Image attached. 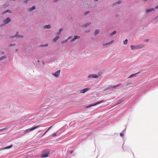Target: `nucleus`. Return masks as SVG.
I'll return each mask as SVG.
<instances>
[{
	"label": "nucleus",
	"mask_w": 158,
	"mask_h": 158,
	"mask_svg": "<svg viewBox=\"0 0 158 158\" xmlns=\"http://www.w3.org/2000/svg\"><path fill=\"white\" fill-rule=\"evenodd\" d=\"M71 38H72V37H71V36H69V37L68 38V39H67L69 40V39H71Z\"/></svg>",
	"instance_id": "nucleus-31"
},
{
	"label": "nucleus",
	"mask_w": 158,
	"mask_h": 158,
	"mask_svg": "<svg viewBox=\"0 0 158 158\" xmlns=\"http://www.w3.org/2000/svg\"><path fill=\"white\" fill-rule=\"evenodd\" d=\"M89 13V11H87V12H86L85 13V14L86 15H87L88 13Z\"/></svg>",
	"instance_id": "nucleus-36"
},
{
	"label": "nucleus",
	"mask_w": 158,
	"mask_h": 158,
	"mask_svg": "<svg viewBox=\"0 0 158 158\" xmlns=\"http://www.w3.org/2000/svg\"><path fill=\"white\" fill-rule=\"evenodd\" d=\"M131 83H128L127 84V85L131 84Z\"/></svg>",
	"instance_id": "nucleus-42"
},
{
	"label": "nucleus",
	"mask_w": 158,
	"mask_h": 158,
	"mask_svg": "<svg viewBox=\"0 0 158 158\" xmlns=\"http://www.w3.org/2000/svg\"><path fill=\"white\" fill-rule=\"evenodd\" d=\"M89 90L88 88H85L81 90L80 92L81 93H85Z\"/></svg>",
	"instance_id": "nucleus-9"
},
{
	"label": "nucleus",
	"mask_w": 158,
	"mask_h": 158,
	"mask_svg": "<svg viewBox=\"0 0 158 158\" xmlns=\"http://www.w3.org/2000/svg\"><path fill=\"white\" fill-rule=\"evenodd\" d=\"M91 24L90 23H89L85 25V27H86L89 26Z\"/></svg>",
	"instance_id": "nucleus-23"
},
{
	"label": "nucleus",
	"mask_w": 158,
	"mask_h": 158,
	"mask_svg": "<svg viewBox=\"0 0 158 158\" xmlns=\"http://www.w3.org/2000/svg\"><path fill=\"white\" fill-rule=\"evenodd\" d=\"M128 42V40L127 39H126L125 41H123V44L126 45L127 44Z\"/></svg>",
	"instance_id": "nucleus-22"
},
{
	"label": "nucleus",
	"mask_w": 158,
	"mask_h": 158,
	"mask_svg": "<svg viewBox=\"0 0 158 158\" xmlns=\"http://www.w3.org/2000/svg\"><path fill=\"white\" fill-rule=\"evenodd\" d=\"M155 8L156 9H157L158 8V5L156 6Z\"/></svg>",
	"instance_id": "nucleus-40"
},
{
	"label": "nucleus",
	"mask_w": 158,
	"mask_h": 158,
	"mask_svg": "<svg viewBox=\"0 0 158 158\" xmlns=\"http://www.w3.org/2000/svg\"><path fill=\"white\" fill-rule=\"evenodd\" d=\"M80 37L78 36L75 35L74 36V38L71 41L73 42L77 39H79L80 38Z\"/></svg>",
	"instance_id": "nucleus-8"
},
{
	"label": "nucleus",
	"mask_w": 158,
	"mask_h": 158,
	"mask_svg": "<svg viewBox=\"0 0 158 158\" xmlns=\"http://www.w3.org/2000/svg\"><path fill=\"white\" fill-rule=\"evenodd\" d=\"M6 129V128H4L0 129V131H3L5 130Z\"/></svg>",
	"instance_id": "nucleus-24"
},
{
	"label": "nucleus",
	"mask_w": 158,
	"mask_h": 158,
	"mask_svg": "<svg viewBox=\"0 0 158 158\" xmlns=\"http://www.w3.org/2000/svg\"><path fill=\"white\" fill-rule=\"evenodd\" d=\"M6 56H5V55L1 57L0 58V60H2L6 58Z\"/></svg>",
	"instance_id": "nucleus-16"
},
{
	"label": "nucleus",
	"mask_w": 158,
	"mask_h": 158,
	"mask_svg": "<svg viewBox=\"0 0 158 158\" xmlns=\"http://www.w3.org/2000/svg\"><path fill=\"white\" fill-rule=\"evenodd\" d=\"M56 133H54L53 135V136H56Z\"/></svg>",
	"instance_id": "nucleus-33"
},
{
	"label": "nucleus",
	"mask_w": 158,
	"mask_h": 158,
	"mask_svg": "<svg viewBox=\"0 0 158 158\" xmlns=\"http://www.w3.org/2000/svg\"><path fill=\"white\" fill-rule=\"evenodd\" d=\"M48 46V44H45L44 45V47H46V46Z\"/></svg>",
	"instance_id": "nucleus-37"
},
{
	"label": "nucleus",
	"mask_w": 158,
	"mask_h": 158,
	"mask_svg": "<svg viewBox=\"0 0 158 158\" xmlns=\"http://www.w3.org/2000/svg\"><path fill=\"white\" fill-rule=\"evenodd\" d=\"M35 9V7L34 6H33L32 7H31L29 9V11H32L33 10Z\"/></svg>",
	"instance_id": "nucleus-15"
},
{
	"label": "nucleus",
	"mask_w": 158,
	"mask_h": 158,
	"mask_svg": "<svg viewBox=\"0 0 158 158\" xmlns=\"http://www.w3.org/2000/svg\"><path fill=\"white\" fill-rule=\"evenodd\" d=\"M18 37H19L23 38V36L22 35H20L18 36Z\"/></svg>",
	"instance_id": "nucleus-29"
},
{
	"label": "nucleus",
	"mask_w": 158,
	"mask_h": 158,
	"mask_svg": "<svg viewBox=\"0 0 158 158\" xmlns=\"http://www.w3.org/2000/svg\"><path fill=\"white\" fill-rule=\"evenodd\" d=\"M43 64H44V62L43 61Z\"/></svg>",
	"instance_id": "nucleus-45"
},
{
	"label": "nucleus",
	"mask_w": 158,
	"mask_h": 158,
	"mask_svg": "<svg viewBox=\"0 0 158 158\" xmlns=\"http://www.w3.org/2000/svg\"><path fill=\"white\" fill-rule=\"evenodd\" d=\"M89 107H90V106H89V105L88 106H86V108H89Z\"/></svg>",
	"instance_id": "nucleus-38"
},
{
	"label": "nucleus",
	"mask_w": 158,
	"mask_h": 158,
	"mask_svg": "<svg viewBox=\"0 0 158 158\" xmlns=\"http://www.w3.org/2000/svg\"><path fill=\"white\" fill-rule=\"evenodd\" d=\"M99 32V31L97 29L96 30L95 32V35H98Z\"/></svg>",
	"instance_id": "nucleus-18"
},
{
	"label": "nucleus",
	"mask_w": 158,
	"mask_h": 158,
	"mask_svg": "<svg viewBox=\"0 0 158 158\" xmlns=\"http://www.w3.org/2000/svg\"><path fill=\"white\" fill-rule=\"evenodd\" d=\"M143 47V44H139L135 46L133 45L131 46V48L132 50L135 49H139L142 48Z\"/></svg>",
	"instance_id": "nucleus-2"
},
{
	"label": "nucleus",
	"mask_w": 158,
	"mask_h": 158,
	"mask_svg": "<svg viewBox=\"0 0 158 158\" xmlns=\"http://www.w3.org/2000/svg\"><path fill=\"white\" fill-rule=\"evenodd\" d=\"M157 18H158V15L156 17V19H157Z\"/></svg>",
	"instance_id": "nucleus-43"
},
{
	"label": "nucleus",
	"mask_w": 158,
	"mask_h": 158,
	"mask_svg": "<svg viewBox=\"0 0 158 158\" xmlns=\"http://www.w3.org/2000/svg\"><path fill=\"white\" fill-rule=\"evenodd\" d=\"M49 153L50 151L49 150H44L42 152L41 157L42 158L47 157L48 156Z\"/></svg>",
	"instance_id": "nucleus-1"
},
{
	"label": "nucleus",
	"mask_w": 158,
	"mask_h": 158,
	"mask_svg": "<svg viewBox=\"0 0 158 158\" xmlns=\"http://www.w3.org/2000/svg\"><path fill=\"white\" fill-rule=\"evenodd\" d=\"M98 76L96 75L95 74H90L88 76V78H96L98 77Z\"/></svg>",
	"instance_id": "nucleus-7"
},
{
	"label": "nucleus",
	"mask_w": 158,
	"mask_h": 158,
	"mask_svg": "<svg viewBox=\"0 0 158 158\" xmlns=\"http://www.w3.org/2000/svg\"><path fill=\"white\" fill-rule=\"evenodd\" d=\"M98 0H95V1H98Z\"/></svg>",
	"instance_id": "nucleus-46"
},
{
	"label": "nucleus",
	"mask_w": 158,
	"mask_h": 158,
	"mask_svg": "<svg viewBox=\"0 0 158 158\" xmlns=\"http://www.w3.org/2000/svg\"><path fill=\"white\" fill-rule=\"evenodd\" d=\"M136 74H133L131 75L128 78H131L133 77L134 76H135L136 75Z\"/></svg>",
	"instance_id": "nucleus-20"
},
{
	"label": "nucleus",
	"mask_w": 158,
	"mask_h": 158,
	"mask_svg": "<svg viewBox=\"0 0 158 158\" xmlns=\"http://www.w3.org/2000/svg\"><path fill=\"white\" fill-rule=\"evenodd\" d=\"M9 11V10H6L4 13V14L5 13H6L7 12H8Z\"/></svg>",
	"instance_id": "nucleus-35"
},
{
	"label": "nucleus",
	"mask_w": 158,
	"mask_h": 158,
	"mask_svg": "<svg viewBox=\"0 0 158 158\" xmlns=\"http://www.w3.org/2000/svg\"><path fill=\"white\" fill-rule=\"evenodd\" d=\"M15 45V44H11L10 45V46H13Z\"/></svg>",
	"instance_id": "nucleus-39"
},
{
	"label": "nucleus",
	"mask_w": 158,
	"mask_h": 158,
	"mask_svg": "<svg viewBox=\"0 0 158 158\" xmlns=\"http://www.w3.org/2000/svg\"><path fill=\"white\" fill-rule=\"evenodd\" d=\"M120 85V84H118L117 85H111V86H110V87L109 88H108V89H110V88H115L116 87H118Z\"/></svg>",
	"instance_id": "nucleus-10"
},
{
	"label": "nucleus",
	"mask_w": 158,
	"mask_h": 158,
	"mask_svg": "<svg viewBox=\"0 0 158 158\" xmlns=\"http://www.w3.org/2000/svg\"><path fill=\"white\" fill-rule=\"evenodd\" d=\"M121 1H119L117 2H116V3L117 4H118L120 3H121Z\"/></svg>",
	"instance_id": "nucleus-25"
},
{
	"label": "nucleus",
	"mask_w": 158,
	"mask_h": 158,
	"mask_svg": "<svg viewBox=\"0 0 158 158\" xmlns=\"http://www.w3.org/2000/svg\"><path fill=\"white\" fill-rule=\"evenodd\" d=\"M103 102V100H101L99 102H96L95 104H91L89 105V106H90V107L92 106H95L97 105H98L99 104H100V103Z\"/></svg>",
	"instance_id": "nucleus-5"
},
{
	"label": "nucleus",
	"mask_w": 158,
	"mask_h": 158,
	"mask_svg": "<svg viewBox=\"0 0 158 158\" xmlns=\"http://www.w3.org/2000/svg\"><path fill=\"white\" fill-rule=\"evenodd\" d=\"M59 35H58L52 41L53 42H55L57 40L59 39Z\"/></svg>",
	"instance_id": "nucleus-11"
},
{
	"label": "nucleus",
	"mask_w": 158,
	"mask_h": 158,
	"mask_svg": "<svg viewBox=\"0 0 158 158\" xmlns=\"http://www.w3.org/2000/svg\"><path fill=\"white\" fill-rule=\"evenodd\" d=\"M11 19L9 18H7L6 19H5L4 21V24H6L10 21Z\"/></svg>",
	"instance_id": "nucleus-4"
},
{
	"label": "nucleus",
	"mask_w": 158,
	"mask_h": 158,
	"mask_svg": "<svg viewBox=\"0 0 158 158\" xmlns=\"http://www.w3.org/2000/svg\"><path fill=\"white\" fill-rule=\"evenodd\" d=\"M41 131V130H40L39 131V132H40Z\"/></svg>",
	"instance_id": "nucleus-44"
},
{
	"label": "nucleus",
	"mask_w": 158,
	"mask_h": 158,
	"mask_svg": "<svg viewBox=\"0 0 158 158\" xmlns=\"http://www.w3.org/2000/svg\"><path fill=\"white\" fill-rule=\"evenodd\" d=\"M40 127V126H37L33 127H32V128H31V129H27L25 131V132H26V133H27V132H28L29 131H32L33 130H34L36 129V128H38V127Z\"/></svg>",
	"instance_id": "nucleus-3"
},
{
	"label": "nucleus",
	"mask_w": 158,
	"mask_h": 158,
	"mask_svg": "<svg viewBox=\"0 0 158 158\" xmlns=\"http://www.w3.org/2000/svg\"><path fill=\"white\" fill-rule=\"evenodd\" d=\"M120 135L121 136L123 137V134L122 133H120Z\"/></svg>",
	"instance_id": "nucleus-28"
},
{
	"label": "nucleus",
	"mask_w": 158,
	"mask_h": 158,
	"mask_svg": "<svg viewBox=\"0 0 158 158\" xmlns=\"http://www.w3.org/2000/svg\"><path fill=\"white\" fill-rule=\"evenodd\" d=\"M64 42H65L64 41H63L61 42V43L62 44H63L64 43Z\"/></svg>",
	"instance_id": "nucleus-34"
},
{
	"label": "nucleus",
	"mask_w": 158,
	"mask_h": 158,
	"mask_svg": "<svg viewBox=\"0 0 158 158\" xmlns=\"http://www.w3.org/2000/svg\"><path fill=\"white\" fill-rule=\"evenodd\" d=\"M60 70H58V71H56V72H55V73H54L53 74V75L54 76H55L57 77L60 74Z\"/></svg>",
	"instance_id": "nucleus-6"
},
{
	"label": "nucleus",
	"mask_w": 158,
	"mask_h": 158,
	"mask_svg": "<svg viewBox=\"0 0 158 158\" xmlns=\"http://www.w3.org/2000/svg\"><path fill=\"white\" fill-rule=\"evenodd\" d=\"M148 40H144V41L145 42H147L148 41Z\"/></svg>",
	"instance_id": "nucleus-30"
},
{
	"label": "nucleus",
	"mask_w": 158,
	"mask_h": 158,
	"mask_svg": "<svg viewBox=\"0 0 158 158\" xmlns=\"http://www.w3.org/2000/svg\"><path fill=\"white\" fill-rule=\"evenodd\" d=\"M116 33V31H114L112 33H111L110 34V35L111 36H112L114 35Z\"/></svg>",
	"instance_id": "nucleus-19"
},
{
	"label": "nucleus",
	"mask_w": 158,
	"mask_h": 158,
	"mask_svg": "<svg viewBox=\"0 0 158 158\" xmlns=\"http://www.w3.org/2000/svg\"><path fill=\"white\" fill-rule=\"evenodd\" d=\"M52 127V126H51L48 129V130L46 131V132H47L50 129H51Z\"/></svg>",
	"instance_id": "nucleus-27"
},
{
	"label": "nucleus",
	"mask_w": 158,
	"mask_h": 158,
	"mask_svg": "<svg viewBox=\"0 0 158 158\" xmlns=\"http://www.w3.org/2000/svg\"><path fill=\"white\" fill-rule=\"evenodd\" d=\"M63 31V29L61 28H60L59 30V31H58V34H59L60 33L61 31Z\"/></svg>",
	"instance_id": "nucleus-21"
},
{
	"label": "nucleus",
	"mask_w": 158,
	"mask_h": 158,
	"mask_svg": "<svg viewBox=\"0 0 158 158\" xmlns=\"http://www.w3.org/2000/svg\"><path fill=\"white\" fill-rule=\"evenodd\" d=\"M45 28H51V25H46L44 26Z\"/></svg>",
	"instance_id": "nucleus-14"
},
{
	"label": "nucleus",
	"mask_w": 158,
	"mask_h": 158,
	"mask_svg": "<svg viewBox=\"0 0 158 158\" xmlns=\"http://www.w3.org/2000/svg\"><path fill=\"white\" fill-rule=\"evenodd\" d=\"M18 32H17L15 34V36L14 37H16L17 36V35H18Z\"/></svg>",
	"instance_id": "nucleus-26"
},
{
	"label": "nucleus",
	"mask_w": 158,
	"mask_h": 158,
	"mask_svg": "<svg viewBox=\"0 0 158 158\" xmlns=\"http://www.w3.org/2000/svg\"><path fill=\"white\" fill-rule=\"evenodd\" d=\"M68 39H66V40H65L64 41V42L65 43H66L68 41Z\"/></svg>",
	"instance_id": "nucleus-32"
},
{
	"label": "nucleus",
	"mask_w": 158,
	"mask_h": 158,
	"mask_svg": "<svg viewBox=\"0 0 158 158\" xmlns=\"http://www.w3.org/2000/svg\"><path fill=\"white\" fill-rule=\"evenodd\" d=\"M155 10V9L154 8H151L150 9H148L146 10V12L147 13H148L150 12L154 11Z\"/></svg>",
	"instance_id": "nucleus-12"
},
{
	"label": "nucleus",
	"mask_w": 158,
	"mask_h": 158,
	"mask_svg": "<svg viewBox=\"0 0 158 158\" xmlns=\"http://www.w3.org/2000/svg\"><path fill=\"white\" fill-rule=\"evenodd\" d=\"M47 132H46H46L44 133V134L42 135V136H43Z\"/></svg>",
	"instance_id": "nucleus-41"
},
{
	"label": "nucleus",
	"mask_w": 158,
	"mask_h": 158,
	"mask_svg": "<svg viewBox=\"0 0 158 158\" xmlns=\"http://www.w3.org/2000/svg\"><path fill=\"white\" fill-rule=\"evenodd\" d=\"M12 147V145H10L9 146H7V147H6L5 148H4V149H9V148H10Z\"/></svg>",
	"instance_id": "nucleus-17"
},
{
	"label": "nucleus",
	"mask_w": 158,
	"mask_h": 158,
	"mask_svg": "<svg viewBox=\"0 0 158 158\" xmlns=\"http://www.w3.org/2000/svg\"><path fill=\"white\" fill-rule=\"evenodd\" d=\"M114 41L112 40V41H111L110 42H109L108 43L104 44H103V45L104 46H106L107 45L110 44H111V43H112Z\"/></svg>",
	"instance_id": "nucleus-13"
}]
</instances>
